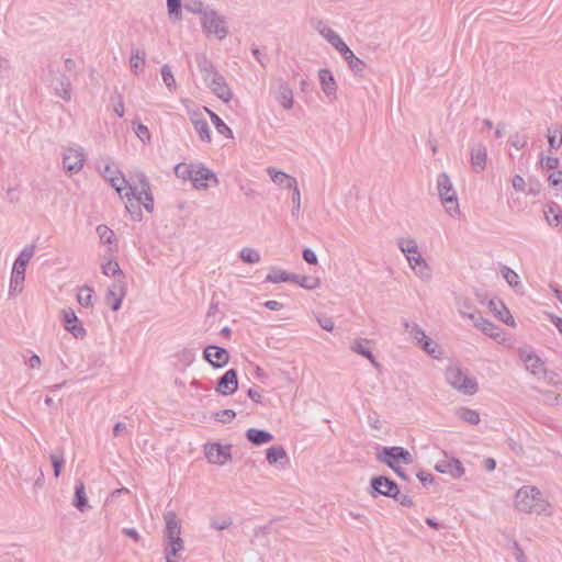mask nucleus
I'll use <instances>...</instances> for the list:
<instances>
[{
    "label": "nucleus",
    "instance_id": "1",
    "mask_svg": "<svg viewBox=\"0 0 562 562\" xmlns=\"http://www.w3.org/2000/svg\"><path fill=\"white\" fill-rule=\"evenodd\" d=\"M515 507L524 513L542 514L549 503L542 498L541 492L535 486H522L516 492Z\"/></svg>",
    "mask_w": 562,
    "mask_h": 562
},
{
    "label": "nucleus",
    "instance_id": "2",
    "mask_svg": "<svg viewBox=\"0 0 562 562\" xmlns=\"http://www.w3.org/2000/svg\"><path fill=\"white\" fill-rule=\"evenodd\" d=\"M446 380L448 384L464 395H473L477 392V382L475 378L469 376L462 368L450 366L446 369Z\"/></svg>",
    "mask_w": 562,
    "mask_h": 562
},
{
    "label": "nucleus",
    "instance_id": "3",
    "mask_svg": "<svg viewBox=\"0 0 562 562\" xmlns=\"http://www.w3.org/2000/svg\"><path fill=\"white\" fill-rule=\"evenodd\" d=\"M437 189L439 198L447 212L450 214L458 213L459 204L457 192L453 188L450 177L446 172H442L437 177Z\"/></svg>",
    "mask_w": 562,
    "mask_h": 562
},
{
    "label": "nucleus",
    "instance_id": "4",
    "mask_svg": "<svg viewBox=\"0 0 562 562\" xmlns=\"http://www.w3.org/2000/svg\"><path fill=\"white\" fill-rule=\"evenodd\" d=\"M201 25L206 35H214L220 41L224 40L228 34L226 20L215 10H209L201 18Z\"/></svg>",
    "mask_w": 562,
    "mask_h": 562
},
{
    "label": "nucleus",
    "instance_id": "5",
    "mask_svg": "<svg viewBox=\"0 0 562 562\" xmlns=\"http://www.w3.org/2000/svg\"><path fill=\"white\" fill-rule=\"evenodd\" d=\"M376 459L386 464L389 468L403 464L413 463V457L408 450L403 447H382L376 452Z\"/></svg>",
    "mask_w": 562,
    "mask_h": 562
},
{
    "label": "nucleus",
    "instance_id": "6",
    "mask_svg": "<svg viewBox=\"0 0 562 562\" xmlns=\"http://www.w3.org/2000/svg\"><path fill=\"white\" fill-rule=\"evenodd\" d=\"M398 485L395 481L392 479L384 476V475H378L373 476L370 480V490L369 494L372 497H376L378 495L386 496V497H396L398 494Z\"/></svg>",
    "mask_w": 562,
    "mask_h": 562
},
{
    "label": "nucleus",
    "instance_id": "7",
    "mask_svg": "<svg viewBox=\"0 0 562 562\" xmlns=\"http://www.w3.org/2000/svg\"><path fill=\"white\" fill-rule=\"evenodd\" d=\"M64 168L69 171L77 173L85 165V154L81 147H69L65 150L63 157Z\"/></svg>",
    "mask_w": 562,
    "mask_h": 562
},
{
    "label": "nucleus",
    "instance_id": "8",
    "mask_svg": "<svg viewBox=\"0 0 562 562\" xmlns=\"http://www.w3.org/2000/svg\"><path fill=\"white\" fill-rule=\"evenodd\" d=\"M203 358L207 361L213 368H223L229 361L228 351L215 345H209L204 348Z\"/></svg>",
    "mask_w": 562,
    "mask_h": 562
},
{
    "label": "nucleus",
    "instance_id": "9",
    "mask_svg": "<svg viewBox=\"0 0 562 562\" xmlns=\"http://www.w3.org/2000/svg\"><path fill=\"white\" fill-rule=\"evenodd\" d=\"M205 457L209 462L223 465L232 459L231 446L212 443L205 447Z\"/></svg>",
    "mask_w": 562,
    "mask_h": 562
},
{
    "label": "nucleus",
    "instance_id": "10",
    "mask_svg": "<svg viewBox=\"0 0 562 562\" xmlns=\"http://www.w3.org/2000/svg\"><path fill=\"white\" fill-rule=\"evenodd\" d=\"M237 389V371L235 369H229L218 379L215 391L221 395L227 396L234 394Z\"/></svg>",
    "mask_w": 562,
    "mask_h": 562
},
{
    "label": "nucleus",
    "instance_id": "11",
    "mask_svg": "<svg viewBox=\"0 0 562 562\" xmlns=\"http://www.w3.org/2000/svg\"><path fill=\"white\" fill-rule=\"evenodd\" d=\"M520 359L524 361L526 369L530 371L531 374L538 378L548 374V369L546 368L544 362L535 352L521 351Z\"/></svg>",
    "mask_w": 562,
    "mask_h": 562
},
{
    "label": "nucleus",
    "instance_id": "12",
    "mask_svg": "<svg viewBox=\"0 0 562 562\" xmlns=\"http://www.w3.org/2000/svg\"><path fill=\"white\" fill-rule=\"evenodd\" d=\"M207 181H213L215 184L218 183L216 175L207 169L202 164L195 165L193 177H192V186L195 189H206L209 187Z\"/></svg>",
    "mask_w": 562,
    "mask_h": 562
},
{
    "label": "nucleus",
    "instance_id": "13",
    "mask_svg": "<svg viewBox=\"0 0 562 562\" xmlns=\"http://www.w3.org/2000/svg\"><path fill=\"white\" fill-rule=\"evenodd\" d=\"M63 316L65 329L69 331L75 338L83 339L87 335V331L82 325L78 324V317L76 313L71 308L63 310Z\"/></svg>",
    "mask_w": 562,
    "mask_h": 562
},
{
    "label": "nucleus",
    "instance_id": "14",
    "mask_svg": "<svg viewBox=\"0 0 562 562\" xmlns=\"http://www.w3.org/2000/svg\"><path fill=\"white\" fill-rule=\"evenodd\" d=\"M121 198H126L127 202L125 204L126 211L131 214L132 218L134 221H140L142 220V210H140V202L142 198H137V187L136 186H128V191L124 193V195H121Z\"/></svg>",
    "mask_w": 562,
    "mask_h": 562
},
{
    "label": "nucleus",
    "instance_id": "15",
    "mask_svg": "<svg viewBox=\"0 0 562 562\" xmlns=\"http://www.w3.org/2000/svg\"><path fill=\"white\" fill-rule=\"evenodd\" d=\"M436 471L445 474H450L452 477H461L464 474V468L459 459L448 458L437 462L435 465Z\"/></svg>",
    "mask_w": 562,
    "mask_h": 562
},
{
    "label": "nucleus",
    "instance_id": "16",
    "mask_svg": "<svg viewBox=\"0 0 562 562\" xmlns=\"http://www.w3.org/2000/svg\"><path fill=\"white\" fill-rule=\"evenodd\" d=\"M190 121L194 126V130L199 134L202 142L210 143L212 140L211 131L207 121L204 119L200 111H193L189 114Z\"/></svg>",
    "mask_w": 562,
    "mask_h": 562
},
{
    "label": "nucleus",
    "instance_id": "17",
    "mask_svg": "<svg viewBox=\"0 0 562 562\" xmlns=\"http://www.w3.org/2000/svg\"><path fill=\"white\" fill-rule=\"evenodd\" d=\"M206 86L212 90V92L217 98H220L224 102L227 103L232 100V90L229 89L225 78L221 74L215 75V79H211V81Z\"/></svg>",
    "mask_w": 562,
    "mask_h": 562
},
{
    "label": "nucleus",
    "instance_id": "18",
    "mask_svg": "<svg viewBox=\"0 0 562 562\" xmlns=\"http://www.w3.org/2000/svg\"><path fill=\"white\" fill-rule=\"evenodd\" d=\"M125 295V283L123 280H117V284H114L108 290L105 295L106 304L110 305L111 310L116 312L122 305L123 297Z\"/></svg>",
    "mask_w": 562,
    "mask_h": 562
},
{
    "label": "nucleus",
    "instance_id": "19",
    "mask_svg": "<svg viewBox=\"0 0 562 562\" xmlns=\"http://www.w3.org/2000/svg\"><path fill=\"white\" fill-rule=\"evenodd\" d=\"M461 314L463 316L469 317L471 321H473V324L475 327L480 328L484 334H486L490 337H497L498 336V328L495 326L492 322L488 319L483 318L479 313H468L461 311Z\"/></svg>",
    "mask_w": 562,
    "mask_h": 562
},
{
    "label": "nucleus",
    "instance_id": "20",
    "mask_svg": "<svg viewBox=\"0 0 562 562\" xmlns=\"http://www.w3.org/2000/svg\"><path fill=\"white\" fill-rule=\"evenodd\" d=\"M164 519L166 522L164 532L165 541L180 537L181 524L177 514L175 512H167L164 515Z\"/></svg>",
    "mask_w": 562,
    "mask_h": 562
},
{
    "label": "nucleus",
    "instance_id": "21",
    "mask_svg": "<svg viewBox=\"0 0 562 562\" xmlns=\"http://www.w3.org/2000/svg\"><path fill=\"white\" fill-rule=\"evenodd\" d=\"M195 61L198 69L202 74L203 80L206 85L211 81V79H215V75H220L213 63L204 54H196Z\"/></svg>",
    "mask_w": 562,
    "mask_h": 562
},
{
    "label": "nucleus",
    "instance_id": "22",
    "mask_svg": "<svg viewBox=\"0 0 562 562\" xmlns=\"http://www.w3.org/2000/svg\"><path fill=\"white\" fill-rule=\"evenodd\" d=\"M487 150L483 144H476L471 148V165L475 172H482L486 167Z\"/></svg>",
    "mask_w": 562,
    "mask_h": 562
},
{
    "label": "nucleus",
    "instance_id": "23",
    "mask_svg": "<svg viewBox=\"0 0 562 562\" xmlns=\"http://www.w3.org/2000/svg\"><path fill=\"white\" fill-rule=\"evenodd\" d=\"M406 259L411 266V268L416 272V274L424 279H430L431 274L429 271V267L426 260L417 252L406 256Z\"/></svg>",
    "mask_w": 562,
    "mask_h": 562
},
{
    "label": "nucleus",
    "instance_id": "24",
    "mask_svg": "<svg viewBox=\"0 0 562 562\" xmlns=\"http://www.w3.org/2000/svg\"><path fill=\"white\" fill-rule=\"evenodd\" d=\"M318 79L322 90L326 97L335 99L337 85L333 74L327 68L321 69L318 71Z\"/></svg>",
    "mask_w": 562,
    "mask_h": 562
},
{
    "label": "nucleus",
    "instance_id": "25",
    "mask_svg": "<svg viewBox=\"0 0 562 562\" xmlns=\"http://www.w3.org/2000/svg\"><path fill=\"white\" fill-rule=\"evenodd\" d=\"M548 225L562 229V210L555 202H549L543 210Z\"/></svg>",
    "mask_w": 562,
    "mask_h": 562
},
{
    "label": "nucleus",
    "instance_id": "26",
    "mask_svg": "<svg viewBox=\"0 0 562 562\" xmlns=\"http://www.w3.org/2000/svg\"><path fill=\"white\" fill-rule=\"evenodd\" d=\"M268 175L270 176L271 180L278 184L282 186L286 189H293L297 186L296 179L284 173L283 171H279L273 167H269L267 169Z\"/></svg>",
    "mask_w": 562,
    "mask_h": 562
},
{
    "label": "nucleus",
    "instance_id": "27",
    "mask_svg": "<svg viewBox=\"0 0 562 562\" xmlns=\"http://www.w3.org/2000/svg\"><path fill=\"white\" fill-rule=\"evenodd\" d=\"M25 270H26V268L19 267L18 265L13 263V269H12L11 280H10V289H9V293L11 295L22 292L23 282L25 280Z\"/></svg>",
    "mask_w": 562,
    "mask_h": 562
},
{
    "label": "nucleus",
    "instance_id": "28",
    "mask_svg": "<svg viewBox=\"0 0 562 562\" xmlns=\"http://www.w3.org/2000/svg\"><path fill=\"white\" fill-rule=\"evenodd\" d=\"M246 438L252 445L261 446V445H266V443H269L270 441H272L273 435L268 430L258 429V428H249L246 431Z\"/></svg>",
    "mask_w": 562,
    "mask_h": 562
},
{
    "label": "nucleus",
    "instance_id": "29",
    "mask_svg": "<svg viewBox=\"0 0 562 562\" xmlns=\"http://www.w3.org/2000/svg\"><path fill=\"white\" fill-rule=\"evenodd\" d=\"M184 550V543L181 537H176L166 541L165 557L167 562H177L173 558L179 557V553Z\"/></svg>",
    "mask_w": 562,
    "mask_h": 562
},
{
    "label": "nucleus",
    "instance_id": "30",
    "mask_svg": "<svg viewBox=\"0 0 562 562\" xmlns=\"http://www.w3.org/2000/svg\"><path fill=\"white\" fill-rule=\"evenodd\" d=\"M266 459L269 464L273 465L277 463H288L289 458L286 451L282 446H273L267 449Z\"/></svg>",
    "mask_w": 562,
    "mask_h": 562
},
{
    "label": "nucleus",
    "instance_id": "31",
    "mask_svg": "<svg viewBox=\"0 0 562 562\" xmlns=\"http://www.w3.org/2000/svg\"><path fill=\"white\" fill-rule=\"evenodd\" d=\"M137 198H142L140 205H144L145 210L153 212L154 210V198L150 192V184L148 179L142 178V190L137 192Z\"/></svg>",
    "mask_w": 562,
    "mask_h": 562
},
{
    "label": "nucleus",
    "instance_id": "32",
    "mask_svg": "<svg viewBox=\"0 0 562 562\" xmlns=\"http://www.w3.org/2000/svg\"><path fill=\"white\" fill-rule=\"evenodd\" d=\"M277 100L286 110L293 106V91L286 83H281L277 92Z\"/></svg>",
    "mask_w": 562,
    "mask_h": 562
},
{
    "label": "nucleus",
    "instance_id": "33",
    "mask_svg": "<svg viewBox=\"0 0 562 562\" xmlns=\"http://www.w3.org/2000/svg\"><path fill=\"white\" fill-rule=\"evenodd\" d=\"M490 307L502 322H504L507 325L514 326V318L503 302L491 301Z\"/></svg>",
    "mask_w": 562,
    "mask_h": 562
},
{
    "label": "nucleus",
    "instance_id": "34",
    "mask_svg": "<svg viewBox=\"0 0 562 562\" xmlns=\"http://www.w3.org/2000/svg\"><path fill=\"white\" fill-rule=\"evenodd\" d=\"M72 505L80 512H85L89 507L88 498L86 495V487L82 482H78L75 486Z\"/></svg>",
    "mask_w": 562,
    "mask_h": 562
},
{
    "label": "nucleus",
    "instance_id": "35",
    "mask_svg": "<svg viewBox=\"0 0 562 562\" xmlns=\"http://www.w3.org/2000/svg\"><path fill=\"white\" fill-rule=\"evenodd\" d=\"M367 342V339H360L355 341L350 348L353 352L367 358L375 368H379L380 363L375 360V357L373 356L372 351L364 346V344Z\"/></svg>",
    "mask_w": 562,
    "mask_h": 562
},
{
    "label": "nucleus",
    "instance_id": "36",
    "mask_svg": "<svg viewBox=\"0 0 562 562\" xmlns=\"http://www.w3.org/2000/svg\"><path fill=\"white\" fill-rule=\"evenodd\" d=\"M296 281L295 273H289L285 270L272 268L270 273L266 277V282L279 283Z\"/></svg>",
    "mask_w": 562,
    "mask_h": 562
},
{
    "label": "nucleus",
    "instance_id": "37",
    "mask_svg": "<svg viewBox=\"0 0 562 562\" xmlns=\"http://www.w3.org/2000/svg\"><path fill=\"white\" fill-rule=\"evenodd\" d=\"M205 112L209 114L212 123L214 124L216 131L226 137L232 138L233 132L232 130L224 123V121L212 110L204 108Z\"/></svg>",
    "mask_w": 562,
    "mask_h": 562
},
{
    "label": "nucleus",
    "instance_id": "38",
    "mask_svg": "<svg viewBox=\"0 0 562 562\" xmlns=\"http://www.w3.org/2000/svg\"><path fill=\"white\" fill-rule=\"evenodd\" d=\"M70 80L66 75H61L55 85L56 93L65 101H69L71 99L70 93Z\"/></svg>",
    "mask_w": 562,
    "mask_h": 562
},
{
    "label": "nucleus",
    "instance_id": "39",
    "mask_svg": "<svg viewBox=\"0 0 562 562\" xmlns=\"http://www.w3.org/2000/svg\"><path fill=\"white\" fill-rule=\"evenodd\" d=\"M403 326L405 331L409 334L411 338L414 339L417 345H419L425 338H427V335L418 324L405 321L403 323Z\"/></svg>",
    "mask_w": 562,
    "mask_h": 562
},
{
    "label": "nucleus",
    "instance_id": "40",
    "mask_svg": "<svg viewBox=\"0 0 562 562\" xmlns=\"http://www.w3.org/2000/svg\"><path fill=\"white\" fill-rule=\"evenodd\" d=\"M456 414L460 419H462L465 423H469L470 425H477L480 423V415L474 409L461 407L457 411Z\"/></svg>",
    "mask_w": 562,
    "mask_h": 562
},
{
    "label": "nucleus",
    "instance_id": "41",
    "mask_svg": "<svg viewBox=\"0 0 562 562\" xmlns=\"http://www.w3.org/2000/svg\"><path fill=\"white\" fill-rule=\"evenodd\" d=\"M145 58H146V54L144 50L135 49L132 52L130 65L135 74L143 70V68L145 66Z\"/></svg>",
    "mask_w": 562,
    "mask_h": 562
},
{
    "label": "nucleus",
    "instance_id": "42",
    "mask_svg": "<svg viewBox=\"0 0 562 562\" xmlns=\"http://www.w3.org/2000/svg\"><path fill=\"white\" fill-rule=\"evenodd\" d=\"M195 165L180 162L175 167V175L182 180H192Z\"/></svg>",
    "mask_w": 562,
    "mask_h": 562
},
{
    "label": "nucleus",
    "instance_id": "43",
    "mask_svg": "<svg viewBox=\"0 0 562 562\" xmlns=\"http://www.w3.org/2000/svg\"><path fill=\"white\" fill-rule=\"evenodd\" d=\"M418 346L434 359H438L441 356L438 344L428 336Z\"/></svg>",
    "mask_w": 562,
    "mask_h": 562
},
{
    "label": "nucleus",
    "instance_id": "44",
    "mask_svg": "<svg viewBox=\"0 0 562 562\" xmlns=\"http://www.w3.org/2000/svg\"><path fill=\"white\" fill-rule=\"evenodd\" d=\"M348 55H344V59L348 63L349 68L356 74L361 75L364 69V63L358 58L352 50L348 52Z\"/></svg>",
    "mask_w": 562,
    "mask_h": 562
},
{
    "label": "nucleus",
    "instance_id": "45",
    "mask_svg": "<svg viewBox=\"0 0 562 562\" xmlns=\"http://www.w3.org/2000/svg\"><path fill=\"white\" fill-rule=\"evenodd\" d=\"M102 273L117 278L116 281L124 279L123 271L116 261L109 260L106 263L102 265Z\"/></svg>",
    "mask_w": 562,
    "mask_h": 562
},
{
    "label": "nucleus",
    "instance_id": "46",
    "mask_svg": "<svg viewBox=\"0 0 562 562\" xmlns=\"http://www.w3.org/2000/svg\"><path fill=\"white\" fill-rule=\"evenodd\" d=\"M397 245L400 250L406 256L418 252V245L413 238H398Z\"/></svg>",
    "mask_w": 562,
    "mask_h": 562
},
{
    "label": "nucleus",
    "instance_id": "47",
    "mask_svg": "<svg viewBox=\"0 0 562 562\" xmlns=\"http://www.w3.org/2000/svg\"><path fill=\"white\" fill-rule=\"evenodd\" d=\"M35 246L34 245H27L25 246L18 258L14 261V265H18L19 267H27V263L34 256Z\"/></svg>",
    "mask_w": 562,
    "mask_h": 562
},
{
    "label": "nucleus",
    "instance_id": "48",
    "mask_svg": "<svg viewBox=\"0 0 562 562\" xmlns=\"http://www.w3.org/2000/svg\"><path fill=\"white\" fill-rule=\"evenodd\" d=\"M92 294L93 290L88 285L81 286L77 295L78 303L85 307L91 306L93 296Z\"/></svg>",
    "mask_w": 562,
    "mask_h": 562
},
{
    "label": "nucleus",
    "instance_id": "49",
    "mask_svg": "<svg viewBox=\"0 0 562 562\" xmlns=\"http://www.w3.org/2000/svg\"><path fill=\"white\" fill-rule=\"evenodd\" d=\"M183 7L188 12L199 14L201 18L209 11L204 8V3L201 0H184Z\"/></svg>",
    "mask_w": 562,
    "mask_h": 562
},
{
    "label": "nucleus",
    "instance_id": "50",
    "mask_svg": "<svg viewBox=\"0 0 562 562\" xmlns=\"http://www.w3.org/2000/svg\"><path fill=\"white\" fill-rule=\"evenodd\" d=\"M240 259L246 263H258L260 261V254L258 250L245 247L240 250Z\"/></svg>",
    "mask_w": 562,
    "mask_h": 562
},
{
    "label": "nucleus",
    "instance_id": "51",
    "mask_svg": "<svg viewBox=\"0 0 562 562\" xmlns=\"http://www.w3.org/2000/svg\"><path fill=\"white\" fill-rule=\"evenodd\" d=\"M296 281H292L293 283H297L300 286L306 290H314L319 286V280L317 278L299 276L295 274Z\"/></svg>",
    "mask_w": 562,
    "mask_h": 562
},
{
    "label": "nucleus",
    "instance_id": "52",
    "mask_svg": "<svg viewBox=\"0 0 562 562\" xmlns=\"http://www.w3.org/2000/svg\"><path fill=\"white\" fill-rule=\"evenodd\" d=\"M501 272L510 286L516 288L520 284L518 274L507 266H503Z\"/></svg>",
    "mask_w": 562,
    "mask_h": 562
},
{
    "label": "nucleus",
    "instance_id": "53",
    "mask_svg": "<svg viewBox=\"0 0 562 562\" xmlns=\"http://www.w3.org/2000/svg\"><path fill=\"white\" fill-rule=\"evenodd\" d=\"M161 77L169 91H173L176 89V80L171 68L168 65H164L161 67Z\"/></svg>",
    "mask_w": 562,
    "mask_h": 562
},
{
    "label": "nucleus",
    "instance_id": "54",
    "mask_svg": "<svg viewBox=\"0 0 562 562\" xmlns=\"http://www.w3.org/2000/svg\"><path fill=\"white\" fill-rule=\"evenodd\" d=\"M548 143L551 148L558 149L562 145V132L559 130H548Z\"/></svg>",
    "mask_w": 562,
    "mask_h": 562
},
{
    "label": "nucleus",
    "instance_id": "55",
    "mask_svg": "<svg viewBox=\"0 0 562 562\" xmlns=\"http://www.w3.org/2000/svg\"><path fill=\"white\" fill-rule=\"evenodd\" d=\"M50 461L54 470V475L58 477L65 463L63 451L50 454Z\"/></svg>",
    "mask_w": 562,
    "mask_h": 562
},
{
    "label": "nucleus",
    "instance_id": "56",
    "mask_svg": "<svg viewBox=\"0 0 562 562\" xmlns=\"http://www.w3.org/2000/svg\"><path fill=\"white\" fill-rule=\"evenodd\" d=\"M97 233L100 237V240L104 244H112L113 239H114V232L109 228L108 226L105 225H99L97 227Z\"/></svg>",
    "mask_w": 562,
    "mask_h": 562
},
{
    "label": "nucleus",
    "instance_id": "57",
    "mask_svg": "<svg viewBox=\"0 0 562 562\" xmlns=\"http://www.w3.org/2000/svg\"><path fill=\"white\" fill-rule=\"evenodd\" d=\"M110 183L120 195H123L122 194L123 190L128 191V186H132V183H130V181H127L123 176L122 177L115 176L114 178H112L110 180Z\"/></svg>",
    "mask_w": 562,
    "mask_h": 562
},
{
    "label": "nucleus",
    "instance_id": "58",
    "mask_svg": "<svg viewBox=\"0 0 562 562\" xmlns=\"http://www.w3.org/2000/svg\"><path fill=\"white\" fill-rule=\"evenodd\" d=\"M301 212V193L299 187L293 188V194H292V216L299 217Z\"/></svg>",
    "mask_w": 562,
    "mask_h": 562
},
{
    "label": "nucleus",
    "instance_id": "59",
    "mask_svg": "<svg viewBox=\"0 0 562 562\" xmlns=\"http://www.w3.org/2000/svg\"><path fill=\"white\" fill-rule=\"evenodd\" d=\"M236 416V413L233 409H223L215 413L214 418L215 420L227 424L232 422Z\"/></svg>",
    "mask_w": 562,
    "mask_h": 562
},
{
    "label": "nucleus",
    "instance_id": "60",
    "mask_svg": "<svg viewBox=\"0 0 562 562\" xmlns=\"http://www.w3.org/2000/svg\"><path fill=\"white\" fill-rule=\"evenodd\" d=\"M540 164H541V167L544 169L555 170L559 168L560 160L558 157L546 156V157H541Z\"/></svg>",
    "mask_w": 562,
    "mask_h": 562
},
{
    "label": "nucleus",
    "instance_id": "61",
    "mask_svg": "<svg viewBox=\"0 0 562 562\" xmlns=\"http://www.w3.org/2000/svg\"><path fill=\"white\" fill-rule=\"evenodd\" d=\"M167 8L170 16L181 18V0H167Z\"/></svg>",
    "mask_w": 562,
    "mask_h": 562
},
{
    "label": "nucleus",
    "instance_id": "62",
    "mask_svg": "<svg viewBox=\"0 0 562 562\" xmlns=\"http://www.w3.org/2000/svg\"><path fill=\"white\" fill-rule=\"evenodd\" d=\"M528 143V137L526 135L515 134L510 136L509 144L516 149L524 148Z\"/></svg>",
    "mask_w": 562,
    "mask_h": 562
},
{
    "label": "nucleus",
    "instance_id": "63",
    "mask_svg": "<svg viewBox=\"0 0 562 562\" xmlns=\"http://www.w3.org/2000/svg\"><path fill=\"white\" fill-rule=\"evenodd\" d=\"M112 100L114 102L113 110L117 114L119 117L124 116V101L123 97L120 93H116L112 97Z\"/></svg>",
    "mask_w": 562,
    "mask_h": 562
},
{
    "label": "nucleus",
    "instance_id": "64",
    "mask_svg": "<svg viewBox=\"0 0 562 562\" xmlns=\"http://www.w3.org/2000/svg\"><path fill=\"white\" fill-rule=\"evenodd\" d=\"M549 184L555 189H562V170L554 171L548 177Z\"/></svg>",
    "mask_w": 562,
    "mask_h": 562
}]
</instances>
